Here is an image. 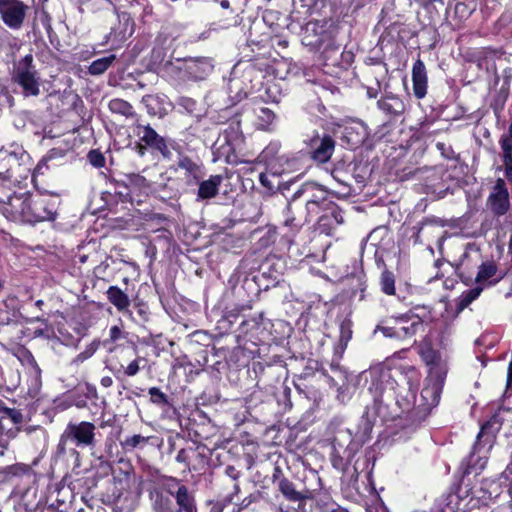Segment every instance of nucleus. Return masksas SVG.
<instances>
[{
  "label": "nucleus",
  "instance_id": "51",
  "mask_svg": "<svg viewBox=\"0 0 512 512\" xmlns=\"http://www.w3.org/2000/svg\"><path fill=\"white\" fill-rule=\"evenodd\" d=\"M147 148H149L148 146H146V144H144L143 142H141L139 140V142H136L135 143V146H134V150L137 152V154L140 156V157H143L146 152H147Z\"/></svg>",
  "mask_w": 512,
  "mask_h": 512
},
{
  "label": "nucleus",
  "instance_id": "19",
  "mask_svg": "<svg viewBox=\"0 0 512 512\" xmlns=\"http://www.w3.org/2000/svg\"><path fill=\"white\" fill-rule=\"evenodd\" d=\"M119 25L113 27L110 32V36L113 37L114 41H124L133 34L134 24L131 17L127 13L118 15Z\"/></svg>",
  "mask_w": 512,
  "mask_h": 512
},
{
  "label": "nucleus",
  "instance_id": "58",
  "mask_svg": "<svg viewBox=\"0 0 512 512\" xmlns=\"http://www.w3.org/2000/svg\"><path fill=\"white\" fill-rule=\"evenodd\" d=\"M338 51H339L338 47L326 48L324 51V55H325L326 59H330V54L332 52L337 53Z\"/></svg>",
  "mask_w": 512,
  "mask_h": 512
},
{
  "label": "nucleus",
  "instance_id": "24",
  "mask_svg": "<svg viewBox=\"0 0 512 512\" xmlns=\"http://www.w3.org/2000/svg\"><path fill=\"white\" fill-rule=\"evenodd\" d=\"M257 127L264 131H272L275 127L276 114L267 107H259L254 110Z\"/></svg>",
  "mask_w": 512,
  "mask_h": 512
},
{
  "label": "nucleus",
  "instance_id": "8",
  "mask_svg": "<svg viewBox=\"0 0 512 512\" xmlns=\"http://www.w3.org/2000/svg\"><path fill=\"white\" fill-rule=\"evenodd\" d=\"M448 372L447 360H443L429 367L428 385L422 390L425 399L432 398V403L437 404Z\"/></svg>",
  "mask_w": 512,
  "mask_h": 512
},
{
  "label": "nucleus",
  "instance_id": "12",
  "mask_svg": "<svg viewBox=\"0 0 512 512\" xmlns=\"http://www.w3.org/2000/svg\"><path fill=\"white\" fill-rule=\"evenodd\" d=\"M214 65L211 58H186L184 67L188 80H202L213 71Z\"/></svg>",
  "mask_w": 512,
  "mask_h": 512
},
{
  "label": "nucleus",
  "instance_id": "45",
  "mask_svg": "<svg viewBox=\"0 0 512 512\" xmlns=\"http://www.w3.org/2000/svg\"><path fill=\"white\" fill-rule=\"evenodd\" d=\"M145 359L138 357L131 361L126 367H124V375L128 377L135 376L140 371V363L144 362Z\"/></svg>",
  "mask_w": 512,
  "mask_h": 512
},
{
  "label": "nucleus",
  "instance_id": "26",
  "mask_svg": "<svg viewBox=\"0 0 512 512\" xmlns=\"http://www.w3.org/2000/svg\"><path fill=\"white\" fill-rule=\"evenodd\" d=\"M108 107L112 113L125 116L126 118L134 117L136 115L133 110V106L129 102L120 98L110 100Z\"/></svg>",
  "mask_w": 512,
  "mask_h": 512
},
{
  "label": "nucleus",
  "instance_id": "16",
  "mask_svg": "<svg viewBox=\"0 0 512 512\" xmlns=\"http://www.w3.org/2000/svg\"><path fill=\"white\" fill-rule=\"evenodd\" d=\"M73 498L74 494L69 487L57 485L50 493V499L52 500L51 507L57 509L59 512H70L69 507Z\"/></svg>",
  "mask_w": 512,
  "mask_h": 512
},
{
  "label": "nucleus",
  "instance_id": "15",
  "mask_svg": "<svg viewBox=\"0 0 512 512\" xmlns=\"http://www.w3.org/2000/svg\"><path fill=\"white\" fill-rule=\"evenodd\" d=\"M489 206L496 215H503L509 208V196L503 187V182H498L488 199Z\"/></svg>",
  "mask_w": 512,
  "mask_h": 512
},
{
  "label": "nucleus",
  "instance_id": "43",
  "mask_svg": "<svg viewBox=\"0 0 512 512\" xmlns=\"http://www.w3.org/2000/svg\"><path fill=\"white\" fill-rule=\"evenodd\" d=\"M98 349V344L96 342L91 343L86 347V349L79 353L73 360L72 364L78 365L79 363L84 362L89 359Z\"/></svg>",
  "mask_w": 512,
  "mask_h": 512
},
{
  "label": "nucleus",
  "instance_id": "13",
  "mask_svg": "<svg viewBox=\"0 0 512 512\" xmlns=\"http://www.w3.org/2000/svg\"><path fill=\"white\" fill-rule=\"evenodd\" d=\"M303 198L306 203L320 201L324 205H330V197L327 190L314 182H308L302 185L293 195V201Z\"/></svg>",
  "mask_w": 512,
  "mask_h": 512
},
{
  "label": "nucleus",
  "instance_id": "4",
  "mask_svg": "<svg viewBox=\"0 0 512 512\" xmlns=\"http://www.w3.org/2000/svg\"><path fill=\"white\" fill-rule=\"evenodd\" d=\"M163 481L164 490L175 499L176 512H197L194 493L182 484L180 479L173 476H164Z\"/></svg>",
  "mask_w": 512,
  "mask_h": 512
},
{
  "label": "nucleus",
  "instance_id": "9",
  "mask_svg": "<svg viewBox=\"0 0 512 512\" xmlns=\"http://www.w3.org/2000/svg\"><path fill=\"white\" fill-rule=\"evenodd\" d=\"M135 133L141 142L159 152L164 159L170 160L172 158V152L167 140L160 136L149 124L137 123L135 125Z\"/></svg>",
  "mask_w": 512,
  "mask_h": 512
},
{
  "label": "nucleus",
  "instance_id": "27",
  "mask_svg": "<svg viewBox=\"0 0 512 512\" xmlns=\"http://www.w3.org/2000/svg\"><path fill=\"white\" fill-rule=\"evenodd\" d=\"M115 59L116 56L114 54H110L94 60L88 67V73L93 76L103 74L113 64Z\"/></svg>",
  "mask_w": 512,
  "mask_h": 512
},
{
  "label": "nucleus",
  "instance_id": "5",
  "mask_svg": "<svg viewBox=\"0 0 512 512\" xmlns=\"http://www.w3.org/2000/svg\"><path fill=\"white\" fill-rule=\"evenodd\" d=\"M280 473V468L276 467L273 482L276 483L279 492L287 501L297 504V508H294L292 512H299V509L304 508L306 501L313 498V492L305 487L298 488L295 483L285 477H278Z\"/></svg>",
  "mask_w": 512,
  "mask_h": 512
},
{
  "label": "nucleus",
  "instance_id": "56",
  "mask_svg": "<svg viewBox=\"0 0 512 512\" xmlns=\"http://www.w3.org/2000/svg\"><path fill=\"white\" fill-rule=\"evenodd\" d=\"M101 385L105 388L111 387L113 385V380L110 376L102 377Z\"/></svg>",
  "mask_w": 512,
  "mask_h": 512
},
{
  "label": "nucleus",
  "instance_id": "60",
  "mask_svg": "<svg viewBox=\"0 0 512 512\" xmlns=\"http://www.w3.org/2000/svg\"><path fill=\"white\" fill-rule=\"evenodd\" d=\"M231 20H232L231 22H227V23L223 24L221 27L228 28L230 26H234L237 24L236 16H233Z\"/></svg>",
  "mask_w": 512,
  "mask_h": 512
},
{
  "label": "nucleus",
  "instance_id": "37",
  "mask_svg": "<svg viewBox=\"0 0 512 512\" xmlns=\"http://www.w3.org/2000/svg\"><path fill=\"white\" fill-rule=\"evenodd\" d=\"M127 184L131 188L139 191H144L149 188V183L146 178L140 174L131 173L126 176Z\"/></svg>",
  "mask_w": 512,
  "mask_h": 512
},
{
  "label": "nucleus",
  "instance_id": "17",
  "mask_svg": "<svg viewBox=\"0 0 512 512\" xmlns=\"http://www.w3.org/2000/svg\"><path fill=\"white\" fill-rule=\"evenodd\" d=\"M222 181L223 177L221 175H211L207 180L201 181L197 192V200L214 198L219 192Z\"/></svg>",
  "mask_w": 512,
  "mask_h": 512
},
{
  "label": "nucleus",
  "instance_id": "35",
  "mask_svg": "<svg viewBox=\"0 0 512 512\" xmlns=\"http://www.w3.org/2000/svg\"><path fill=\"white\" fill-rule=\"evenodd\" d=\"M332 219L335 226H338L344 222L341 210L339 207L333 202V209H328L326 214H322L319 216V223L321 227L326 225V220Z\"/></svg>",
  "mask_w": 512,
  "mask_h": 512
},
{
  "label": "nucleus",
  "instance_id": "22",
  "mask_svg": "<svg viewBox=\"0 0 512 512\" xmlns=\"http://www.w3.org/2000/svg\"><path fill=\"white\" fill-rule=\"evenodd\" d=\"M373 421L369 417L368 411H365L361 416L355 432V443L357 445H363L366 443L372 432Z\"/></svg>",
  "mask_w": 512,
  "mask_h": 512
},
{
  "label": "nucleus",
  "instance_id": "32",
  "mask_svg": "<svg viewBox=\"0 0 512 512\" xmlns=\"http://www.w3.org/2000/svg\"><path fill=\"white\" fill-rule=\"evenodd\" d=\"M379 284L381 287V291L386 295H395V276L394 274L384 269L380 275Z\"/></svg>",
  "mask_w": 512,
  "mask_h": 512
},
{
  "label": "nucleus",
  "instance_id": "39",
  "mask_svg": "<svg viewBox=\"0 0 512 512\" xmlns=\"http://www.w3.org/2000/svg\"><path fill=\"white\" fill-rule=\"evenodd\" d=\"M496 273V266L493 263H483L478 270L476 281L482 282L487 281L491 277H493Z\"/></svg>",
  "mask_w": 512,
  "mask_h": 512
},
{
  "label": "nucleus",
  "instance_id": "2",
  "mask_svg": "<svg viewBox=\"0 0 512 512\" xmlns=\"http://www.w3.org/2000/svg\"><path fill=\"white\" fill-rule=\"evenodd\" d=\"M96 426L87 421L80 423H68L60 436L57 451L65 454L68 443H73L76 447H93L95 445Z\"/></svg>",
  "mask_w": 512,
  "mask_h": 512
},
{
  "label": "nucleus",
  "instance_id": "46",
  "mask_svg": "<svg viewBox=\"0 0 512 512\" xmlns=\"http://www.w3.org/2000/svg\"><path fill=\"white\" fill-rule=\"evenodd\" d=\"M352 338L351 321L343 320L340 324V341L347 344Z\"/></svg>",
  "mask_w": 512,
  "mask_h": 512
},
{
  "label": "nucleus",
  "instance_id": "54",
  "mask_svg": "<svg viewBox=\"0 0 512 512\" xmlns=\"http://www.w3.org/2000/svg\"><path fill=\"white\" fill-rule=\"evenodd\" d=\"M359 128L361 129V135H360V137H358L357 139H355L353 141L354 144L362 143L365 140L366 135H367L365 128L362 125H360Z\"/></svg>",
  "mask_w": 512,
  "mask_h": 512
},
{
  "label": "nucleus",
  "instance_id": "59",
  "mask_svg": "<svg viewBox=\"0 0 512 512\" xmlns=\"http://www.w3.org/2000/svg\"><path fill=\"white\" fill-rule=\"evenodd\" d=\"M409 372L411 374L410 380H414V381L418 382L419 375H418L417 371L414 368H410Z\"/></svg>",
  "mask_w": 512,
  "mask_h": 512
},
{
  "label": "nucleus",
  "instance_id": "52",
  "mask_svg": "<svg viewBox=\"0 0 512 512\" xmlns=\"http://www.w3.org/2000/svg\"><path fill=\"white\" fill-rule=\"evenodd\" d=\"M335 227L332 219L326 220V225L324 227H321L320 223L318 222V229L325 234H330L331 229Z\"/></svg>",
  "mask_w": 512,
  "mask_h": 512
},
{
  "label": "nucleus",
  "instance_id": "55",
  "mask_svg": "<svg viewBox=\"0 0 512 512\" xmlns=\"http://www.w3.org/2000/svg\"><path fill=\"white\" fill-rule=\"evenodd\" d=\"M186 459H187L186 451L184 449L179 450L176 455V461L182 463V462H185Z\"/></svg>",
  "mask_w": 512,
  "mask_h": 512
},
{
  "label": "nucleus",
  "instance_id": "7",
  "mask_svg": "<svg viewBox=\"0 0 512 512\" xmlns=\"http://www.w3.org/2000/svg\"><path fill=\"white\" fill-rule=\"evenodd\" d=\"M29 7L20 0H0V16L12 30H19L25 21Z\"/></svg>",
  "mask_w": 512,
  "mask_h": 512
},
{
  "label": "nucleus",
  "instance_id": "30",
  "mask_svg": "<svg viewBox=\"0 0 512 512\" xmlns=\"http://www.w3.org/2000/svg\"><path fill=\"white\" fill-rule=\"evenodd\" d=\"M280 173L278 171H273L272 168L264 173H260L259 181L260 183L270 191L277 190L281 181L279 179Z\"/></svg>",
  "mask_w": 512,
  "mask_h": 512
},
{
  "label": "nucleus",
  "instance_id": "25",
  "mask_svg": "<svg viewBox=\"0 0 512 512\" xmlns=\"http://www.w3.org/2000/svg\"><path fill=\"white\" fill-rule=\"evenodd\" d=\"M333 446L335 448H347V449H355L360 447L361 445H357L355 443V432L350 428L341 429L337 431L333 438Z\"/></svg>",
  "mask_w": 512,
  "mask_h": 512
},
{
  "label": "nucleus",
  "instance_id": "62",
  "mask_svg": "<svg viewBox=\"0 0 512 512\" xmlns=\"http://www.w3.org/2000/svg\"><path fill=\"white\" fill-rule=\"evenodd\" d=\"M31 363H32V368H33L35 374L39 375L40 374V368L37 365L36 361L34 359H32Z\"/></svg>",
  "mask_w": 512,
  "mask_h": 512
},
{
  "label": "nucleus",
  "instance_id": "3",
  "mask_svg": "<svg viewBox=\"0 0 512 512\" xmlns=\"http://www.w3.org/2000/svg\"><path fill=\"white\" fill-rule=\"evenodd\" d=\"M13 79L23 88L25 96H38L40 94V78L33 65L31 54L24 56L15 64Z\"/></svg>",
  "mask_w": 512,
  "mask_h": 512
},
{
  "label": "nucleus",
  "instance_id": "53",
  "mask_svg": "<svg viewBox=\"0 0 512 512\" xmlns=\"http://www.w3.org/2000/svg\"><path fill=\"white\" fill-rule=\"evenodd\" d=\"M380 91V84L377 83L376 87H368L367 88V96L369 98H376Z\"/></svg>",
  "mask_w": 512,
  "mask_h": 512
},
{
  "label": "nucleus",
  "instance_id": "38",
  "mask_svg": "<svg viewBox=\"0 0 512 512\" xmlns=\"http://www.w3.org/2000/svg\"><path fill=\"white\" fill-rule=\"evenodd\" d=\"M148 394L150 395L151 403L157 406L169 405L168 396L165 393H163L158 387L149 388Z\"/></svg>",
  "mask_w": 512,
  "mask_h": 512
},
{
  "label": "nucleus",
  "instance_id": "47",
  "mask_svg": "<svg viewBox=\"0 0 512 512\" xmlns=\"http://www.w3.org/2000/svg\"><path fill=\"white\" fill-rule=\"evenodd\" d=\"M89 162L97 168L103 167L105 165V158L103 154L97 150H92L88 153Z\"/></svg>",
  "mask_w": 512,
  "mask_h": 512
},
{
  "label": "nucleus",
  "instance_id": "1",
  "mask_svg": "<svg viewBox=\"0 0 512 512\" xmlns=\"http://www.w3.org/2000/svg\"><path fill=\"white\" fill-rule=\"evenodd\" d=\"M57 200L50 194L13 193L9 194L0 185V212L9 220L27 224L54 220Z\"/></svg>",
  "mask_w": 512,
  "mask_h": 512
},
{
  "label": "nucleus",
  "instance_id": "36",
  "mask_svg": "<svg viewBox=\"0 0 512 512\" xmlns=\"http://www.w3.org/2000/svg\"><path fill=\"white\" fill-rule=\"evenodd\" d=\"M26 471V467L21 464L9 465L0 469V483L8 481L11 477L20 475Z\"/></svg>",
  "mask_w": 512,
  "mask_h": 512
},
{
  "label": "nucleus",
  "instance_id": "21",
  "mask_svg": "<svg viewBox=\"0 0 512 512\" xmlns=\"http://www.w3.org/2000/svg\"><path fill=\"white\" fill-rule=\"evenodd\" d=\"M107 299L119 312H125L130 306L129 296L117 286H110L106 291Z\"/></svg>",
  "mask_w": 512,
  "mask_h": 512
},
{
  "label": "nucleus",
  "instance_id": "61",
  "mask_svg": "<svg viewBox=\"0 0 512 512\" xmlns=\"http://www.w3.org/2000/svg\"><path fill=\"white\" fill-rule=\"evenodd\" d=\"M219 3H220V6L223 9H226V10L230 9V2H229V0H220Z\"/></svg>",
  "mask_w": 512,
  "mask_h": 512
},
{
  "label": "nucleus",
  "instance_id": "28",
  "mask_svg": "<svg viewBox=\"0 0 512 512\" xmlns=\"http://www.w3.org/2000/svg\"><path fill=\"white\" fill-rule=\"evenodd\" d=\"M328 209H333V201L330 199V205H324V203L317 201L305 204L306 214L304 216V222H309L313 217L321 216L326 214Z\"/></svg>",
  "mask_w": 512,
  "mask_h": 512
},
{
  "label": "nucleus",
  "instance_id": "34",
  "mask_svg": "<svg viewBox=\"0 0 512 512\" xmlns=\"http://www.w3.org/2000/svg\"><path fill=\"white\" fill-rule=\"evenodd\" d=\"M295 201L293 199L287 203L284 213V225L287 227H290L292 229H298L301 227L305 222L304 218H297L293 211V204Z\"/></svg>",
  "mask_w": 512,
  "mask_h": 512
},
{
  "label": "nucleus",
  "instance_id": "29",
  "mask_svg": "<svg viewBox=\"0 0 512 512\" xmlns=\"http://www.w3.org/2000/svg\"><path fill=\"white\" fill-rule=\"evenodd\" d=\"M0 416V432L3 433L5 430L4 420H10L12 424L19 425L23 422V414L16 408H8L4 404L2 406Z\"/></svg>",
  "mask_w": 512,
  "mask_h": 512
},
{
  "label": "nucleus",
  "instance_id": "40",
  "mask_svg": "<svg viewBox=\"0 0 512 512\" xmlns=\"http://www.w3.org/2000/svg\"><path fill=\"white\" fill-rule=\"evenodd\" d=\"M482 291V288L476 287L463 293L460 298L459 308L464 309L471 304L475 299L478 298Z\"/></svg>",
  "mask_w": 512,
  "mask_h": 512
},
{
  "label": "nucleus",
  "instance_id": "10",
  "mask_svg": "<svg viewBox=\"0 0 512 512\" xmlns=\"http://www.w3.org/2000/svg\"><path fill=\"white\" fill-rule=\"evenodd\" d=\"M306 144L311 159L317 163L328 162L335 150V141L327 134L323 136L315 134L307 140Z\"/></svg>",
  "mask_w": 512,
  "mask_h": 512
},
{
  "label": "nucleus",
  "instance_id": "18",
  "mask_svg": "<svg viewBox=\"0 0 512 512\" xmlns=\"http://www.w3.org/2000/svg\"><path fill=\"white\" fill-rule=\"evenodd\" d=\"M176 165L179 169L185 171L187 178L198 181L201 177L202 164L199 159H193L183 153H178Z\"/></svg>",
  "mask_w": 512,
  "mask_h": 512
},
{
  "label": "nucleus",
  "instance_id": "14",
  "mask_svg": "<svg viewBox=\"0 0 512 512\" xmlns=\"http://www.w3.org/2000/svg\"><path fill=\"white\" fill-rule=\"evenodd\" d=\"M413 92L416 98L422 99L427 94V72L422 60L418 59L412 68Z\"/></svg>",
  "mask_w": 512,
  "mask_h": 512
},
{
  "label": "nucleus",
  "instance_id": "6",
  "mask_svg": "<svg viewBox=\"0 0 512 512\" xmlns=\"http://www.w3.org/2000/svg\"><path fill=\"white\" fill-rule=\"evenodd\" d=\"M368 386L369 393L375 401H379L388 387L392 388L390 382V370L383 366H373L361 374Z\"/></svg>",
  "mask_w": 512,
  "mask_h": 512
},
{
  "label": "nucleus",
  "instance_id": "64",
  "mask_svg": "<svg viewBox=\"0 0 512 512\" xmlns=\"http://www.w3.org/2000/svg\"><path fill=\"white\" fill-rule=\"evenodd\" d=\"M352 130H353V128H352V127H350V128H346V129H345V131H346V132H345V133H346V137L349 139V141H350V140H353V139H352V137H351V132H352Z\"/></svg>",
  "mask_w": 512,
  "mask_h": 512
},
{
  "label": "nucleus",
  "instance_id": "11",
  "mask_svg": "<svg viewBox=\"0 0 512 512\" xmlns=\"http://www.w3.org/2000/svg\"><path fill=\"white\" fill-rule=\"evenodd\" d=\"M393 321L399 330L401 340L411 338L423 329L422 318L411 312L393 317Z\"/></svg>",
  "mask_w": 512,
  "mask_h": 512
},
{
  "label": "nucleus",
  "instance_id": "42",
  "mask_svg": "<svg viewBox=\"0 0 512 512\" xmlns=\"http://www.w3.org/2000/svg\"><path fill=\"white\" fill-rule=\"evenodd\" d=\"M378 331L381 332L385 337L401 340L400 333L395 321H393V325L391 326L377 325L375 328V332Z\"/></svg>",
  "mask_w": 512,
  "mask_h": 512
},
{
  "label": "nucleus",
  "instance_id": "50",
  "mask_svg": "<svg viewBox=\"0 0 512 512\" xmlns=\"http://www.w3.org/2000/svg\"><path fill=\"white\" fill-rule=\"evenodd\" d=\"M320 512H347V510L337 506L336 504H331L325 507H321Z\"/></svg>",
  "mask_w": 512,
  "mask_h": 512
},
{
  "label": "nucleus",
  "instance_id": "23",
  "mask_svg": "<svg viewBox=\"0 0 512 512\" xmlns=\"http://www.w3.org/2000/svg\"><path fill=\"white\" fill-rule=\"evenodd\" d=\"M186 65V59H176L175 61H167L162 65V72L173 79L186 81L188 80L185 75L184 67Z\"/></svg>",
  "mask_w": 512,
  "mask_h": 512
},
{
  "label": "nucleus",
  "instance_id": "44",
  "mask_svg": "<svg viewBox=\"0 0 512 512\" xmlns=\"http://www.w3.org/2000/svg\"><path fill=\"white\" fill-rule=\"evenodd\" d=\"M148 441L147 437H144L142 435L136 434L131 437H127L123 443L122 446L126 449H134L140 444H144Z\"/></svg>",
  "mask_w": 512,
  "mask_h": 512
},
{
  "label": "nucleus",
  "instance_id": "31",
  "mask_svg": "<svg viewBox=\"0 0 512 512\" xmlns=\"http://www.w3.org/2000/svg\"><path fill=\"white\" fill-rule=\"evenodd\" d=\"M420 356L429 367L445 360L430 344H425L421 347Z\"/></svg>",
  "mask_w": 512,
  "mask_h": 512
},
{
  "label": "nucleus",
  "instance_id": "41",
  "mask_svg": "<svg viewBox=\"0 0 512 512\" xmlns=\"http://www.w3.org/2000/svg\"><path fill=\"white\" fill-rule=\"evenodd\" d=\"M229 94L230 98L235 102H240L246 97V93L242 89L241 82L238 80L230 82Z\"/></svg>",
  "mask_w": 512,
  "mask_h": 512
},
{
  "label": "nucleus",
  "instance_id": "48",
  "mask_svg": "<svg viewBox=\"0 0 512 512\" xmlns=\"http://www.w3.org/2000/svg\"><path fill=\"white\" fill-rule=\"evenodd\" d=\"M179 105L183 106L189 112H192L195 109L196 102L191 98L182 97L179 100Z\"/></svg>",
  "mask_w": 512,
  "mask_h": 512
},
{
  "label": "nucleus",
  "instance_id": "33",
  "mask_svg": "<svg viewBox=\"0 0 512 512\" xmlns=\"http://www.w3.org/2000/svg\"><path fill=\"white\" fill-rule=\"evenodd\" d=\"M483 438H484L485 444H488L489 448H491L493 436L492 435H488L486 433V427L485 426H483L481 428L480 432L478 433L476 442H475L474 447H473V452L471 453V455L469 457L470 468H473V467L477 466V462L475 461L474 457H475L476 452L480 450Z\"/></svg>",
  "mask_w": 512,
  "mask_h": 512
},
{
  "label": "nucleus",
  "instance_id": "20",
  "mask_svg": "<svg viewBox=\"0 0 512 512\" xmlns=\"http://www.w3.org/2000/svg\"><path fill=\"white\" fill-rule=\"evenodd\" d=\"M380 110L392 116H399L405 111V104L395 95H386L377 102Z\"/></svg>",
  "mask_w": 512,
  "mask_h": 512
},
{
  "label": "nucleus",
  "instance_id": "49",
  "mask_svg": "<svg viewBox=\"0 0 512 512\" xmlns=\"http://www.w3.org/2000/svg\"><path fill=\"white\" fill-rule=\"evenodd\" d=\"M122 336V331L118 326H112L109 330V341L115 342Z\"/></svg>",
  "mask_w": 512,
  "mask_h": 512
},
{
  "label": "nucleus",
  "instance_id": "57",
  "mask_svg": "<svg viewBox=\"0 0 512 512\" xmlns=\"http://www.w3.org/2000/svg\"><path fill=\"white\" fill-rule=\"evenodd\" d=\"M512 384V360L509 363L508 371H507V385Z\"/></svg>",
  "mask_w": 512,
  "mask_h": 512
},
{
  "label": "nucleus",
  "instance_id": "63",
  "mask_svg": "<svg viewBox=\"0 0 512 512\" xmlns=\"http://www.w3.org/2000/svg\"><path fill=\"white\" fill-rule=\"evenodd\" d=\"M6 449H7V443L0 442V456H4Z\"/></svg>",
  "mask_w": 512,
  "mask_h": 512
}]
</instances>
